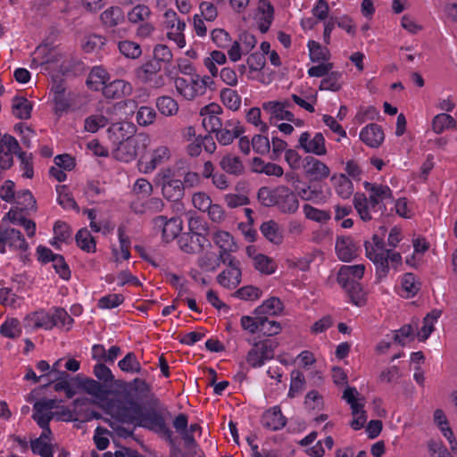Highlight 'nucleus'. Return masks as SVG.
<instances>
[{"label": "nucleus", "mask_w": 457, "mask_h": 457, "mask_svg": "<svg viewBox=\"0 0 457 457\" xmlns=\"http://www.w3.org/2000/svg\"><path fill=\"white\" fill-rule=\"evenodd\" d=\"M128 387L138 399L148 400L149 408L144 409L139 403L133 402L129 408L120 411L121 420L148 429L171 441L173 432L168 424L171 412L155 396L152 386L145 379L136 378L129 383Z\"/></svg>", "instance_id": "obj_1"}, {"label": "nucleus", "mask_w": 457, "mask_h": 457, "mask_svg": "<svg viewBox=\"0 0 457 457\" xmlns=\"http://www.w3.org/2000/svg\"><path fill=\"white\" fill-rule=\"evenodd\" d=\"M364 189L368 193H356L353 195V205L361 219L368 221L373 219V214L383 215L386 211V204L393 203V194L386 185L378 183H363Z\"/></svg>", "instance_id": "obj_2"}, {"label": "nucleus", "mask_w": 457, "mask_h": 457, "mask_svg": "<svg viewBox=\"0 0 457 457\" xmlns=\"http://www.w3.org/2000/svg\"><path fill=\"white\" fill-rule=\"evenodd\" d=\"M386 233V227L380 226L372 236L371 240L364 243L366 256L374 263L376 275L379 279L387 276L389 262L393 267L402 263V256L399 253L385 248L384 237Z\"/></svg>", "instance_id": "obj_3"}, {"label": "nucleus", "mask_w": 457, "mask_h": 457, "mask_svg": "<svg viewBox=\"0 0 457 457\" xmlns=\"http://www.w3.org/2000/svg\"><path fill=\"white\" fill-rule=\"evenodd\" d=\"M259 202L266 207H277L283 213H295L299 208L296 195L287 186L274 188L262 187L257 194Z\"/></svg>", "instance_id": "obj_4"}, {"label": "nucleus", "mask_w": 457, "mask_h": 457, "mask_svg": "<svg viewBox=\"0 0 457 457\" xmlns=\"http://www.w3.org/2000/svg\"><path fill=\"white\" fill-rule=\"evenodd\" d=\"M365 266L363 264L343 265L338 272L337 280L347 293L351 302L361 306L365 303V293L359 283L363 277Z\"/></svg>", "instance_id": "obj_5"}, {"label": "nucleus", "mask_w": 457, "mask_h": 457, "mask_svg": "<svg viewBox=\"0 0 457 457\" xmlns=\"http://www.w3.org/2000/svg\"><path fill=\"white\" fill-rule=\"evenodd\" d=\"M153 12L145 4H137L127 12L128 21L136 26V37L144 40L152 37L155 26L152 22Z\"/></svg>", "instance_id": "obj_6"}, {"label": "nucleus", "mask_w": 457, "mask_h": 457, "mask_svg": "<svg viewBox=\"0 0 457 457\" xmlns=\"http://www.w3.org/2000/svg\"><path fill=\"white\" fill-rule=\"evenodd\" d=\"M278 342L274 338H265L253 343L246 356L247 363L253 368L262 367L267 361L274 358Z\"/></svg>", "instance_id": "obj_7"}, {"label": "nucleus", "mask_w": 457, "mask_h": 457, "mask_svg": "<svg viewBox=\"0 0 457 457\" xmlns=\"http://www.w3.org/2000/svg\"><path fill=\"white\" fill-rule=\"evenodd\" d=\"M359 392L355 387L348 386L343 393V399L350 405L353 420L350 426L354 430H360L367 421V413L364 410V398H358Z\"/></svg>", "instance_id": "obj_8"}, {"label": "nucleus", "mask_w": 457, "mask_h": 457, "mask_svg": "<svg viewBox=\"0 0 457 457\" xmlns=\"http://www.w3.org/2000/svg\"><path fill=\"white\" fill-rule=\"evenodd\" d=\"M161 71L162 65L156 61H147L136 70V76L152 88H162L166 84V78Z\"/></svg>", "instance_id": "obj_9"}, {"label": "nucleus", "mask_w": 457, "mask_h": 457, "mask_svg": "<svg viewBox=\"0 0 457 457\" xmlns=\"http://www.w3.org/2000/svg\"><path fill=\"white\" fill-rule=\"evenodd\" d=\"M221 262L226 265V268L217 276V283L227 289L236 288L242 278L240 262L236 257H231Z\"/></svg>", "instance_id": "obj_10"}, {"label": "nucleus", "mask_w": 457, "mask_h": 457, "mask_svg": "<svg viewBox=\"0 0 457 457\" xmlns=\"http://www.w3.org/2000/svg\"><path fill=\"white\" fill-rule=\"evenodd\" d=\"M162 176V193L169 201L180 200L185 193V186L180 179L171 176L170 170H164L159 173Z\"/></svg>", "instance_id": "obj_11"}, {"label": "nucleus", "mask_w": 457, "mask_h": 457, "mask_svg": "<svg viewBox=\"0 0 457 457\" xmlns=\"http://www.w3.org/2000/svg\"><path fill=\"white\" fill-rule=\"evenodd\" d=\"M166 28L168 29L167 37L174 41L179 48L186 45L185 36L183 34L186 23L178 17V14L172 11H166L164 13Z\"/></svg>", "instance_id": "obj_12"}, {"label": "nucleus", "mask_w": 457, "mask_h": 457, "mask_svg": "<svg viewBox=\"0 0 457 457\" xmlns=\"http://www.w3.org/2000/svg\"><path fill=\"white\" fill-rule=\"evenodd\" d=\"M6 245L11 249L22 251L29 247L21 231L12 228H0V253H6Z\"/></svg>", "instance_id": "obj_13"}, {"label": "nucleus", "mask_w": 457, "mask_h": 457, "mask_svg": "<svg viewBox=\"0 0 457 457\" xmlns=\"http://www.w3.org/2000/svg\"><path fill=\"white\" fill-rule=\"evenodd\" d=\"M244 132L245 129L240 121L233 118L224 121V124L215 133V137L220 145H228Z\"/></svg>", "instance_id": "obj_14"}, {"label": "nucleus", "mask_w": 457, "mask_h": 457, "mask_svg": "<svg viewBox=\"0 0 457 457\" xmlns=\"http://www.w3.org/2000/svg\"><path fill=\"white\" fill-rule=\"evenodd\" d=\"M20 145L16 138L5 134L0 139V168L8 170L13 164V154H19Z\"/></svg>", "instance_id": "obj_15"}, {"label": "nucleus", "mask_w": 457, "mask_h": 457, "mask_svg": "<svg viewBox=\"0 0 457 457\" xmlns=\"http://www.w3.org/2000/svg\"><path fill=\"white\" fill-rule=\"evenodd\" d=\"M299 146L302 147L305 153L313 154L318 156H322L327 154L326 140L322 133L317 132L311 137V134L307 131L303 132L299 137Z\"/></svg>", "instance_id": "obj_16"}, {"label": "nucleus", "mask_w": 457, "mask_h": 457, "mask_svg": "<svg viewBox=\"0 0 457 457\" xmlns=\"http://www.w3.org/2000/svg\"><path fill=\"white\" fill-rule=\"evenodd\" d=\"M155 228L162 229V238L170 242L177 237L182 229V221L179 218L167 219L165 216H158L153 220Z\"/></svg>", "instance_id": "obj_17"}, {"label": "nucleus", "mask_w": 457, "mask_h": 457, "mask_svg": "<svg viewBox=\"0 0 457 457\" xmlns=\"http://www.w3.org/2000/svg\"><path fill=\"white\" fill-rule=\"evenodd\" d=\"M303 170L306 176L315 181L324 180L330 176L328 166L313 156H306L304 158Z\"/></svg>", "instance_id": "obj_18"}, {"label": "nucleus", "mask_w": 457, "mask_h": 457, "mask_svg": "<svg viewBox=\"0 0 457 457\" xmlns=\"http://www.w3.org/2000/svg\"><path fill=\"white\" fill-rule=\"evenodd\" d=\"M212 239L213 243L220 248V258L225 261L228 258L234 257L231 253L237 250V245L233 237L227 231L218 230L212 234Z\"/></svg>", "instance_id": "obj_19"}, {"label": "nucleus", "mask_w": 457, "mask_h": 457, "mask_svg": "<svg viewBox=\"0 0 457 457\" xmlns=\"http://www.w3.org/2000/svg\"><path fill=\"white\" fill-rule=\"evenodd\" d=\"M178 242L179 248L186 253H199L206 245L209 244V240L204 237V235H194L188 233L182 234Z\"/></svg>", "instance_id": "obj_20"}, {"label": "nucleus", "mask_w": 457, "mask_h": 457, "mask_svg": "<svg viewBox=\"0 0 457 457\" xmlns=\"http://www.w3.org/2000/svg\"><path fill=\"white\" fill-rule=\"evenodd\" d=\"M136 132V127L133 123L128 121H119L112 123L108 130V137L113 144L128 140Z\"/></svg>", "instance_id": "obj_21"}, {"label": "nucleus", "mask_w": 457, "mask_h": 457, "mask_svg": "<svg viewBox=\"0 0 457 457\" xmlns=\"http://www.w3.org/2000/svg\"><path fill=\"white\" fill-rule=\"evenodd\" d=\"M360 138L368 146L377 148L383 143L385 135L381 126L370 123L361 129Z\"/></svg>", "instance_id": "obj_22"}, {"label": "nucleus", "mask_w": 457, "mask_h": 457, "mask_svg": "<svg viewBox=\"0 0 457 457\" xmlns=\"http://www.w3.org/2000/svg\"><path fill=\"white\" fill-rule=\"evenodd\" d=\"M286 424L287 420L278 406L266 411L262 417V425L272 431L281 429Z\"/></svg>", "instance_id": "obj_23"}, {"label": "nucleus", "mask_w": 457, "mask_h": 457, "mask_svg": "<svg viewBox=\"0 0 457 457\" xmlns=\"http://www.w3.org/2000/svg\"><path fill=\"white\" fill-rule=\"evenodd\" d=\"M103 95L106 98L114 99L129 96L132 91L131 85L123 79H115L106 83L103 88Z\"/></svg>", "instance_id": "obj_24"}, {"label": "nucleus", "mask_w": 457, "mask_h": 457, "mask_svg": "<svg viewBox=\"0 0 457 457\" xmlns=\"http://www.w3.org/2000/svg\"><path fill=\"white\" fill-rule=\"evenodd\" d=\"M335 248L338 259L342 262H351L357 254V246L351 237H337Z\"/></svg>", "instance_id": "obj_25"}, {"label": "nucleus", "mask_w": 457, "mask_h": 457, "mask_svg": "<svg viewBox=\"0 0 457 457\" xmlns=\"http://www.w3.org/2000/svg\"><path fill=\"white\" fill-rule=\"evenodd\" d=\"M53 100L54 103V111L56 113L66 112L70 108V101L66 96V87L62 80L54 81L51 87Z\"/></svg>", "instance_id": "obj_26"}, {"label": "nucleus", "mask_w": 457, "mask_h": 457, "mask_svg": "<svg viewBox=\"0 0 457 457\" xmlns=\"http://www.w3.org/2000/svg\"><path fill=\"white\" fill-rule=\"evenodd\" d=\"M258 29L262 33H266L274 18V8L270 1L260 0L258 4Z\"/></svg>", "instance_id": "obj_27"}, {"label": "nucleus", "mask_w": 457, "mask_h": 457, "mask_svg": "<svg viewBox=\"0 0 457 457\" xmlns=\"http://www.w3.org/2000/svg\"><path fill=\"white\" fill-rule=\"evenodd\" d=\"M220 169L233 176H241L245 172V166L239 156L233 154H226L223 155L219 163Z\"/></svg>", "instance_id": "obj_28"}, {"label": "nucleus", "mask_w": 457, "mask_h": 457, "mask_svg": "<svg viewBox=\"0 0 457 457\" xmlns=\"http://www.w3.org/2000/svg\"><path fill=\"white\" fill-rule=\"evenodd\" d=\"M100 20L104 28L113 29L124 22V12L120 6H111L101 13Z\"/></svg>", "instance_id": "obj_29"}, {"label": "nucleus", "mask_w": 457, "mask_h": 457, "mask_svg": "<svg viewBox=\"0 0 457 457\" xmlns=\"http://www.w3.org/2000/svg\"><path fill=\"white\" fill-rule=\"evenodd\" d=\"M330 180L335 187L336 193L343 199H348L353 193V184L345 174H334Z\"/></svg>", "instance_id": "obj_30"}, {"label": "nucleus", "mask_w": 457, "mask_h": 457, "mask_svg": "<svg viewBox=\"0 0 457 457\" xmlns=\"http://www.w3.org/2000/svg\"><path fill=\"white\" fill-rule=\"evenodd\" d=\"M28 325L32 327L34 329L44 328L46 330L52 329L55 323L51 319V313L46 312L44 310L35 312L29 314L26 317Z\"/></svg>", "instance_id": "obj_31"}, {"label": "nucleus", "mask_w": 457, "mask_h": 457, "mask_svg": "<svg viewBox=\"0 0 457 457\" xmlns=\"http://www.w3.org/2000/svg\"><path fill=\"white\" fill-rule=\"evenodd\" d=\"M291 106L288 101L284 102H268L263 104L264 109H269L271 114L278 120H286L294 122V114L287 110Z\"/></svg>", "instance_id": "obj_32"}, {"label": "nucleus", "mask_w": 457, "mask_h": 457, "mask_svg": "<svg viewBox=\"0 0 457 457\" xmlns=\"http://www.w3.org/2000/svg\"><path fill=\"white\" fill-rule=\"evenodd\" d=\"M109 79L107 71L102 67H94L87 79V87L95 91H98L103 88Z\"/></svg>", "instance_id": "obj_33"}, {"label": "nucleus", "mask_w": 457, "mask_h": 457, "mask_svg": "<svg viewBox=\"0 0 457 457\" xmlns=\"http://www.w3.org/2000/svg\"><path fill=\"white\" fill-rule=\"evenodd\" d=\"M32 104L25 97L14 96L12 103V112L20 120H28L31 116Z\"/></svg>", "instance_id": "obj_34"}, {"label": "nucleus", "mask_w": 457, "mask_h": 457, "mask_svg": "<svg viewBox=\"0 0 457 457\" xmlns=\"http://www.w3.org/2000/svg\"><path fill=\"white\" fill-rule=\"evenodd\" d=\"M126 105L125 102H118L104 107L102 114L107 120V124L119 122L125 115Z\"/></svg>", "instance_id": "obj_35"}, {"label": "nucleus", "mask_w": 457, "mask_h": 457, "mask_svg": "<svg viewBox=\"0 0 457 457\" xmlns=\"http://www.w3.org/2000/svg\"><path fill=\"white\" fill-rule=\"evenodd\" d=\"M170 157V151L165 145H161L154 150L151 160L146 162L145 171L150 172L156 169L159 165L168 161Z\"/></svg>", "instance_id": "obj_36"}, {"label": "nucleus", "mask_w": 457, "mask_h": 457, "mask_svg": "<svg viewBox=\"0 0 457 457\" xmlns=\"http://www.w3.org/2000/svg\"><path fill=\"white\" fill-rule=\"evenodd\" d=\"M21 333V322L16 318H7L0 326V334L6 338L16 339Z\"/></svg>", "instance_id": "obj_37"}, {"label": "nucleus", "mask_w": 457, "mask_h": 457, "mask_svg": "<svg viewBox=\"0 0 457 457\" xmlns=\"http://www.w3.org/2000/svg\"><path fill=\"white\" fill-rule=\"evenodd\" d=\"M260 230L263 237L274 244H280L282 242V233L279 229L278 224L270 220L263 222L261 225Z\"/></svg>", "instance_id": "obj_38"}, {"label": "nucleus", "mask_w": 457, "mask_h": 457, "mask_svg": "<svg viewBox=\"0 0 457 457\" xmlns=\"http://www.w3.org/2000/svg\"><path fill=\"white\" fill-rule=\"evenodd\" d=\"M116 148L112 152L113 157L123 162L133 161L136 156V150L132 149V145L128 140L114 144Z\"/></svg>", "instance_id": "obj_39"}, {"label": "nucleus", "mask_w": 457, "mask_h": 457, "mask_svg": "<svg viewBox=\"0 0 457 457\" xmlns=\"http://www.w3.org/2000/svg\"><path fill=\"white\" fill-rule=\"evenodd\" d=\"M77 245L87 253H95L96 244L91 233L86 228H80L75 236Z\"/></svg>", "instance_id": "obj_40"}, {"label": "nucleus", "mask_w": 457, "mask_h": 457, "mask_svg": "<svg viewBox=\"0 0 457 457\" xmlns=\"http://www.w3.org/2000/svg\"><path fill=\"white\" fill-rule=\"evenodd\" d=\"M284 305L279 298L270 297L255 309L258 314L278 315L282 312Z\"/></svg>", "instance_id": "obj_41"}, {"label": "nucleus", "mask_w": 457, "mask_h": 457, "mask_svg": "<svg viewBox=\"0 0 457 457\" xmlns=\"http://www.w3.org/2000/svg\"><path fill=\"white\" fill-rule=\"evenodd\" d=\"M253 265L258 271L266 275L273 274L277 268L275 262L262 253L253 256Z\"/></svg>", "instance_id": "obj_42"}, {"label": "nucleus", "mask_w": 457, "mask_h": 457, "mask_svg": "<svg viewBox=\"0 0 457 457\" xmlns=\"http://www.w3.org/2000/svg\"><path fill=\"white\" fill-rule=\"evenodd\" d=\"M310 59L313 62H326L330 57L328 49L322 46L319 42L310 40L307 44Z\"/></svg>", "instance_id": "obj_43"}, {"label": "nucleus", "mask_w": 457, "mask_h": 457, "mask_svg": "<svg viewBox=\"0 0 457 457\" xmlns=\"http://www.w3.org/2000/svg\"><path fill=\"white\" fill-rule=\"evenodd\" d=\"M403 294L405 298L413 297L420 290V283L413 273H406L401 281Z\"/></svg>", "instance_id": "obj_44"}, {"label": "nucleus", "mask_w": 457, "mask_h": 457, "mask_svg": "<svg viewBox=\"0 0 457 457\" xmlns=\"http://www.w3.org/2000/svg\"><path fill=\"white\" fill-rule=\"evenodd\" d=\"M156 107L165 116H173L179 112L178 103L167 96H160L156 99Z\"/></svg>", "instance_id": "obj_45"}, {"label": "nucleus", "mask_w": 457, "mask_h": 457, "mask_svg": "<svg viewBox=\"0 0 457 457\" xmlns=\"http://www.w3.org/2000/svg\"><path fill=\"white\" fill-rule=\"evenodd\" d=\"M456 120L447 113H439L432 120V129L436 134L442 133L447 129H455Z\"/></svg>", "instance_id": "obj_46"}, {"label": "nucleus", "mask_w": 457, "mask_h": 457, "mask_svg": "<svg viewBox=\"0 0 457 457\" xmlns=\"http://www.w3.org/2000/svg\"><path fill=\"white\" fill-rule=\"evenodd\" d=\"M220 255L216 258L213 253H205L197 259L198 267L206 272L215 271L220 265Z\"/></svg>", "instance_id": "obj_47"}, {"label": "nucleus", "mask_w": 457, "mask_h": 457, "mask_svg": "<svg viewBox=\"0 0 457 457\" xmlns=\"http://www.w3.org/2000/svg\"><path fill=\"white\" fill-rule=\"evenodd\" d=\"M342 73L339 71L329 72L320 84V90L339 91L342 87Z\"/></svg>", "instance_id": "obj_48"}, {"label": "nucleus", "mask_w": 457, "mask_h": 457, "mask_svg": "<svg viewBox=\"0 0 457 457\" xmlns=\"http://www.w3.org/2000/svg\"><path fill=\"white\" fill-rule=\"evenodd\" d=\"M56 191L58 194L57 202L60 205H62L64 209H72L79 212V206L71 193L68 191L66 186H57Z\"/></svg>", "instance_id": "obj_49"}, {"label": "nucleus", "mask_w": 457, "mask_h": 457, "mask_svg": "<svg viewBox=\"0 0 457 457\" xmlns=\"http://www.w3.org/2000/svg\"><path fill=\"white\" fill-rule=\"evenodd\" d=\"M119 51L127 58L137 59L142 54V49L139 44L131 40H123L119 42Z\"/></svg>", "instance_id": "obj_50"}, {"label": "nucleus", "mask_w": 457, "mask_h": 457, "mask_svg": "<svg viewBox=\"0 0 457 457\" xmlns=\"http://www.w3.org/2000/svg\"><path fill=\"white\" fill-rule=\"evenodd\" d=\"M15 203L21 211H35L36 200L29 190H21L16 194Z\"/></svg>", "instance_id": "obj_51"}, {"label": "nucleus", "mask_w": 457, "mask_h": 457, "mask_svg": "<svg viewBox=\"0 0 457 457\" xmlns=\"http://www.w3.org/2000/svg\"><path fill=\"white\" fill-rule=\"evenodd\" d=\"M223 104L232 111H237L241 105V97L236 90L224 88L220 91Z\"/></svg>", "instance_id": "obj_52"}, {"label": "nucleus", "mask_w": 457, "mask_h": 457, "mask_svg": "<svg viewBox=\"0 0 457 457\" xmlns=\"http://www.w3.org/2000/svg\"><path fill=\"white\" fill-rule=\"evenodd\" d=\"M119 368L125 372L139 373L141 371L140 362L136 354L132 352L128 353L123 359L118 362Z\"/></svg>", "instance_id": "obj_53"}, {"label": "nucleus", "mask_w": 457, "mask_h": 457, "mask_svg": "<svg viewBox=\"0 0 457 457\" xmlns=\"http://www.w3.org/2000/svg\"><path fill=\"white\" fill-rule=\"evenodd\" d=\"M106 125H108L107 120L102 113L92 114L87 117L84 121L85 130L90 133H96Z\"/></svg>", "instance_id": "obj_54"}, {"label": "nucleus", "mask_w": 457, "mask_h": 457, "mask_svg": "<svg viewBox=\"0 0 457 457\" xmlns=\"http://www.w3.org/2000/svg\"><path fill=\"white\" fill-rule=\"evenodd\" d=\"M259 332L266 337H273L280 333L282 328L279 322L262 316Z\"/></svg>", "instance_id": "obj_55"}, {"label": "nucleus", "mask_w": 457, "mask_h": 457, "mask_svg": "<svg viewBox=\"0 0 457 457\" xmlns=\"http://www.w3.org/2000/svg\"><path fill=\"white\" fill-rule=\"evenodd\" d=\"M156 112L150 106H141L136 115L138 125L146 127L155 120Z\"/></svg>", "instance_id": "obj_56"}, {"label": "nucleus", "mask_w": 457, "mask_h": 457, "mask_svg": "<svg viewBox=\"0 0 457 457\" xmlns=\"http://www.w3.org/2000/svg\"><path fill=\"white\" fill-rule=\"evenodd\" d=\"M51 319L55 323L54 327H66L69 330L73 323V319L62 308H55L51 313Z\"/></svg>", "instance_id": "obj_57"}, {"label": "nucleus", "mask_w": 457, "mask_h": 457, "mask_svg": "<svg viewBox=\"0 0 457 457\" xmlns=\"http://www.w3.org/2000/svg\"><path fill=\"white\" fill-rule=\"evenodd\" d=\"M211 37L212 42L219 48H228L232 43L230 35L223 29H214L211 32Z\"/></svg>", "instance_id": "obj_58"}, {"label": "nucleus", "mask_w": 457, "mask_h": 457, "mask_svg": "<svg viewBox=\"0 0 457 457\" xmlns=\"http://www.w3.org/2000/svg\"><path fill=\"white\" fill-rule=\"evenodd\" d=\"M262 290L253 286H245L237 289L234 296L245 301H254L261 297Z\"/></svg>", "instance_id": "obj_59"}, {"label": "nucleus", "mask_w": 457, "mask_h": 457, "mask_svg": "<svg viewBox=\"0 0 457 457\" xmlns=\"http://www.w3.org/2000/svg\"><path fill=\"white\" fill-rule=\"evenodd\" d=\"M30 448L34 454L40 457H54L53 447L48 442H42L41 439L31 440Z\"/></svg>", "instance_id": "obj_60"}, {"label": "nucleus", "mask_w": 457, "mask_h": 457, "mask_svg": "<svg viewBox=\"0 0 457 457\" xmlns=\"http://www.w3.org/2000/svg\"><path fill=\"white\" fill-rule=\"evenodd\" d=\"M303 209L305 217L309 220L317 222H326L330 219V214L327 211L319 210L309 204H304Z\"/></svg>", "instance_id": "obj_61"}, {"label": "nucleus", "mask_w": 457, "mask_h": 457, "mask_svg": "<svg viewBox=\"0 0 457 457\" xmlns=\"http://www.w3.org/2000/svg\"><path fill=\"white\" fill-rule=\"evenodd\" d=\"M154 58L151 61H156L160 65L162 62L170 63L172 61L173 54L170 49L162 44L156 45L153 51Z\"/></svg>", "instance_id": "obj_62"}, {"label": "nucleus", "mask_w": 457, "mask_h": 457, "mask_svg": "<svg viewBox=\"0 0 457 457\" xmlns=\"http://www.w3.org/2000/svg\"><path fill=\"white\" fill-rule=\"evenodd\" d=\"M175 87L178 93L187 100H194V90L192 87V79H187L179 77L175 79Z\"/></svg>", "instance_id": "obj_63"}, {"label": "nucleus", "mask_w": 457, "mask_h": 457, "mask_svg": "<svg viewBox=\"0 0 457 457\" xmlns=\"http://www.w3.org/2000/svg\"><path fill=\"white\" fill-rule=\"evenodd\" d=\"M84 388L87 394L99 399L104 398L107 395V390L104 388V386L94 379H87L84 382Z\"/></svg>", "instance_id": "obj_64"}]
</instances>
